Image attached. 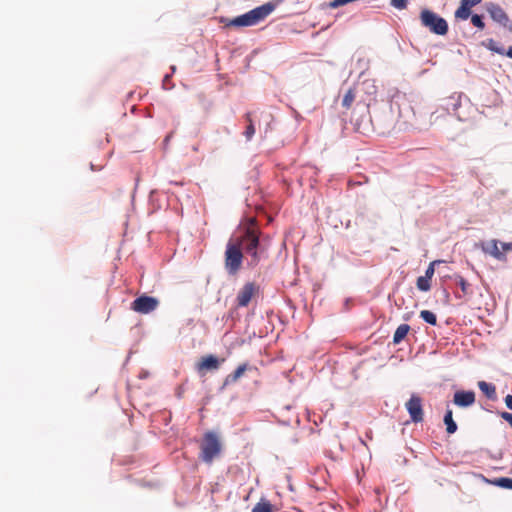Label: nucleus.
<instances>
[{
  "mask_svg": "<svg viewBox=\"0 0 512 512\" xmlns=\"http://www.w3.org/2000/svg\"><path fill=\"white\" fill-rule=\"evenodd\" d=\"M275 7L274 3L268 2L233 19L221 18L220 22L224 27L241 28L255 26L264 21L275 10Z\"/></svg>",
  "mask_w": 512,
  "mask_h": 512,
  "instance_id": "obj_1",
  "label": "nucleus"
},
{
  "mask_svg": "<svg viewBox=\"0 0 512 512\" xmlns=\"http://www.w3.org/2000/svg\"><path fill=\"white\" fill-rule=\"evenodd\" d=\"M231 239L240 241V248L251 258L250 266L255 267L259 264L264 249L260 244L259 232L256 229L247 227L242 235L233 236Z\"/></svg>",
  "mask_w": 512,
  "mask_h": 512,
  "instance_id": "obj_2",
  "label": "nucleus"
},
{
  "mask_svg": "<svg viewBox=\"0 0 512 512\" xmlns=\"http://www.w3.org/2000/svg\"><path fill=\"white\" fill-rule=\"evenodd\" d=\"M244 259L243 251L240 248V241L231 238L226 244L224 253V267L229 275H236L241 267Z\"/></svg>",
  "mask_w": 512,
  "mask_h": 512,
  "instance_id": "obj_3",
  "label": "nucleus"
},
{
  "mask_svg": "<svg viewBox=\"0 0 512 512\" xmlns=\"http://www.w3.org/2000/svg\"><path fill=\"white\" fill-rule=\"evenodd\" d=\"M200 449V459L207 464H211L213 460L220 455L222 450V445L217 434L212 431L206 432Z\"/></svg>",
  "mask_w": 512,
  "mask_h": 512,
  "instance_id": "obj_4",
  "label": "nucleus"
},
{
  "mask_svg": "<svg viewBox=\"0 0 512 512\" xmlns=\"http://www.w3.org/2000/svg\"><path fill=\"white\" fill-rule=\"evenodd\" d=\"M421 24L437 35H446L448 32L447 21L431 10L423 9L420 13Z\"/></svg>",
  "mask_w": 512,
  "mask_h": 512,
  "instance_id": "obj_5",
  "label": "nucleus"
},
{
  "mask_svg": "<svg viewBox=\"0 0 512 512\" xmlns=\"http://www.w3.org/2000/svg\"><path fill=\"white\" fill-rule=\"evenodd\" d=\"M405 408L408 411L412 422L420 423L424 420L423 401L417 394H412L409 400L405 403Z\"/></svg>",
  "mask_w": 512,
  "mask_h": 512,
  "instance_id": "obj_6",
  "label": "nucleus"
},
{
  "mask_svg": "<svg viewBox=\"0 0 512 512\" xmlns=\"http://www.w3.org/2000/svg\"><path fill=\"white\" fill-rule=\"evenodd\" d=\"M158 305L159 301L155 297L142 295L132 302L131 308L137 313L148 314L154 311Z\"/></svg>",
  "mask_w": 512,
  "mask_h": 512,
  "instance_id": "obj_7",
  "label": "nucleus"
},
{
  "mask_svg": "<svg viewBox=\"0 0 512 512\" xmlns=\"http://www.w3.org/2000/svg\"><path fill=\"white\" fill-rule=\"evenodd\" d=\"M259 292V286L254 282H247L237 294L236 302L238 307H247L251 299Z\"/></svg>",
  "mask_w": 512,
  "mask_h": 512,
  "instance_id": "obj_8",
  "label": "nucleus"
},
{
  "mask_svg": "<svg viewBox=\"0 0 512 512\" xmlns=\"http://www.w3.org/2000/svg\"><path fill=\"white\" fill-rule=\"evenodd\" d=\"M224 359L221 361L214 355H206L203 356L197 363H196V371L199 375L203 376L208 371H215L218 370L220 367L221 362H223Z\"/></svg>",
  "mask_w": 512,
  "mask_h": 512,
  "instance_id": "obj_9",
  "label": "nucleus"
},
{
  "mask_svg": "<svg viewBox=\"0 0 512 512\" xmlns=\"http://www.w3.org/2000/svg\"><path fill=\"white\" fill-rule=\"evenodd\" d=\"M487 11H488L490 17L498 24L502 25L503 27L510 26V19H509L507 13L504 11V9L500 5L490 3L487 6Z\"/></svg>",
  "mask_w": 512,
  "mask_h": 512,
  "instance_id": "obj_10",
  "label": "nucleus"
},
{
  "mask_svg": "<svg viewBox=\"0 0 512 512\" xmlns=\"http://www.w3.org/2000/svg\"><path fill=\"white\" fill-rule=\"evenodd\" d=\"M453 403L459 407H469L475 403V393L473 391L459 390L454 393Z\"/></svg>",
  "mask_w": 512,
  "mask_h": 512,
  "instance_id": "obj_11",
  "label": "nucleus"
},
{
  "mask_svg": "<svg viewBox=\"0 0 512 512\" xmlns=\"http://www.w3.org/2000/svg\"><path fill=\"white\" fill-rule=\"evenodd\" d=\"M482 0H461L460 6L455 11V17L466 20L471 15V8L480 4Z\"/></svg>",
  "mask_w": 512,
  "mask_h": 512,
  "instance_id": "obj_12",
  "label": "nucleus"
},
{
  "mask_svg": "<svg viewBox=\"0 0 512 512\" xmlns=\"http://www.w3.org/2000/svg\"><path fill=\"white\" fill-rule=\"evenodd\" d=\"M482 250L485 253L492 255L494 258H496L498 260H501L504 258V254L499 250L497 240H491L489 242L482 244Z\"/></svg>",
  "mask_w": 512,
  "mask_h": 512,
  "instance_id": "obj_13",
  "label": "nucleus"
},
{
  "mask_svg": "<svg viewBox=\"0 0 512 512\" xmlns=\"http://www.w3.org/2000/svg\"><path fill=\"white\" fill-rule=\"evenodd\" d=\"M247 370H248L247 363H243V364L239 365L233 373L226 376V378L224 379V385H231V384L236 383L244 375V373Z\"/></svg>",
  "mask_w": 512,
  "mask_h": 512,
  "instance_id": "obj_14",
  "label": "nucleus"
},
{
  "mask_svg": "<svg viewBox=\"0 0 512 512\" xmlns=\"http://www.w3.org/2000/svg\"><path fill=\"white\" fill-rule=\"evenodd\" d=\"M410 326L408 324H401L397 327L393 335V344H400L405 337L408 335L410 331Z\"/></svg>",
  "mask_w": 512,
  "mask_h": 512,
  "instance_id": "obj_15",
  "label": "nucleus"
},
{
  "mask_svg": "<svg viewBox=\"0 0 512 512\" xmlns=\"http://www.w3.org/2000/svg\"><path fill=\"white\" fill-rule=\"evenodd\" d=\"M479 389L486 395L487 398L494 400L496 398V387L485 381L478 382Z\"/></svg>",
  "mask_w": 512,
  "mask_h": 512,
  "instance_id": "obj_16",
  "label": "nucleus"
},
{
  "mask_svg": "<svg viewBox=\"0 0 512 512\" xmlns=\"http://www.w3.org/2000/svg\"><path fill=\"white\" fill-rule=\"evenodd\" d=\"M444 423L448 434H453L457 431V425L453 420V412L451 409H447L444 415Z\"/></svg>",
  "mask_w": 512,
  "mask_h": 512,
  "instance_id": "obj_17",
  "label": "nucleus"
},
{
  "mask_svg": "<svg viewBox=\"0 0 512 512\" xmlns=\"http://www.w3.org/2000/svg\"><path fill=\"white\" fill-rule=\"evenodd\" d=\"M251 512H274V506L270 503V501L266 499H261L252 508Z\"/></svg>",
  "mask_w": 512,
  "mask_h": 512,
  "instance_id": "obj_18",
  "label": "nucleus"
},
{
  "mask_svg": "<svg viewBox=\"0 0 512 512\" xmlns=\"http://www.w3.org/2000/svg\"><path fill=\"white\" fill-rule=\"evenodd\" d=\"M245 118L248 121V125L244 131V136L247 140H251L255 134V127L251 118V113H246Z\"/></svg>",
  "mask_w": 512,
  "mask_h": 512,
  "instance_id": "obj_19",
  "label": "nucleus"
},
{
  "mask_svg": "<svg viewBox=\"0 0 512 512\" xmlns=\"http://www.w3.org/2000/svg\"><path fill=\"white\" fill-rule=\"evenodd\" d=\"M420 317L430 325L435 326L437 324V317L432 311L422 310L420 312Z\"/></svg>",
  "mask_w": 512,
  "mask_h": 512,
  "instance_id": "obj_20",
  "label": "nucleus"
},
{
  "mask_svg": "<svg viewBox=\"0 0 512 512\" xmlns=\"http://www.w3.org/2000/svg\"><path fill=\"white\" fill-rule=\"evenodd\" d=\"M430 279L426 278L425 276H420L417 278L416 286L420 291L427 292L431 288Z\"/></svg>",
  "mask_w": 512,
  "mask_h": 512,
  "instance_id": "obj_21",
  "label": "nucleus"
},
{
  "mask_svg": "<svg viewBox=\"0 0 512 512\" xmlns=\"http://www.w3.org/2000/svg\"><path fill=\"white\" fill-rule=\"evenodd\" d=\"M355 100V92L353 89H349L344 97H343V100H342V106L346 109H349L351 108L352 106V103L354 102Z\"/></svg>",
  "mask_w": 512,
  "mask_h": 512,
  "instance_id": "obj_22",
  "label": "nucleus"
},
{
  "mask_svg": "<svg viewBox=\"0 0 512 512\" xmlns=\"http://www.w3.org/2000/svg\"><path fill=\"white\" fill-rule=\"evenodd\" d=\"M492 483L498 487L512 490V478H496Z\"/></svg>",
  "mask_w": 512,
  "mask_h": 512,
  "instance_id": "obj_23",
  "label": "nucleus"
},
{
  "mask_svg": "<svg viewBox=\"0 0 512 512\" xmlns=\"http://www.w3.org/2000/svg\"><path fill=\"white\" fill-rule=\"evenodd\" d=\"M456 283L460 286L464 295L470 293V284L460 275L455 276Z\"/></svg>",
  "mask_w": 512,
  "mask_h": 512,
  "instance_id": "obj_24",
  "label": "nucleus"
},
{
  "mask_svg": "<svg viewBox=\"0 0 512 512\" xmlns=\"http://www.w3.org/2000/svg\"><path fill=\"white\" fill-rule=\"evenodd\" d=\"M471 22L475 27H477L481 30H483L485 28V23H484L482 17L478 14L472 15Z\"/></svg>",
  "mask_w": 512,
  "mask_h": 512,
  "instance_id": "obj_25",
  "label": "nucleus"
},
{
  "mask_svg": "<svg viewBox=\"0 0 512 512\" xmlns=\"http://www.w3.org/2000/svg\"><path fill=\"white\" fill-rule=\"evenodd\" d=\"M440 262H441V261H439V260L432 261V262L429 264L428 268L426 269V271H425V275H424V276H425L426 278H428V279H430V280H431V279H432V277H433V275H434V273H435V268H434V267H435V265H436V264H438V263H440Z\"/></svg>",
  "mask_w": 512,
  "mask_h": 512,
  "instance_id": "obj_26",
  "label": "nucleus"
},
{
  "mask_svg": "<svg viewBox=\"0 0 512 512\" xmlns=\"http://www.w3.org/2000/svg\"><path fill=\"white\" fill-rule=\"evenodd\" d=\"M391 5L399 10L406 9L408 6V0H391Z\"/></svg>",
  "mask_w": 512,
  "mask_h": 512,
  "instance_id": "obj_27",
  "label": "nucleus"
},
{
  "mask_svg": "<svg viewBox=\"0 0 512 512\" xmlns=\"http://www.w3.org/2000/svg\"><path fill=\"white\" fill-rule=\"evenodd\" d=\"M501 417L509 423V425L512 427V413L509 412H502Z\"/></svg>",
  "mask_w": 512,
  "mask_h": 512,
  "instance_id": "obj_28",
  "label": "nucleus"
},
{
  "mask_svg": "<svg viewBox=\"0 0 512 512\" xmlns=\"http://www.w3.org/2000/svg\"><path fill=\"white\" fill-rule=\"evenodd\" d=\"M504 401H505L507 408L512 410V395H510V394L506 395V397L504 398Z\"/></svg>",
  "mask_w": 512,
  "mask_h": 512,
  "instance_id": "obj_29",
  "label": "nucleus"
},
{
  "mask_svg": "<svg viewBox=\"0 0 512 512\" xmlns=\"http://www.w3.org/2000/svg\"><path fill=\"white\" fill-rule=\"evenodd\" d=\"M502 248L504 251L512 250V243H502Z\"/></svg>",
  "mask_w": 512,
  "mask_h": 512,
  "instance_id": "obj_30",
  "label": "nucleus"
},
{
  "mask_svg": "<svg viewBox=\"0 0 512 512\" xmlns=\"http://www.w3.org/2000/svg\"><path fill=\"white\" fill-rule=\"evenodd\" d=\"M507 56L512 58V46L509 48V50L507 51Z\"/></svg>",
  "mask_w": 512,
  "mask_h": 512,
  "instance_id": "obj_31",
  "label": "nucleus"
}]
</instances>
